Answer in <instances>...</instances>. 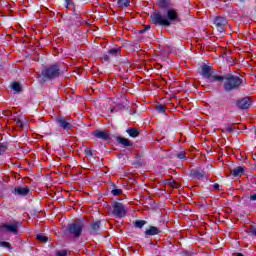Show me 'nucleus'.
<instances>
[{
    "mask_svg": "<svg viewBox=\"0 0 256 256\" xmlns=\"http://www.w3.org/2000/svg\"><path fill=\"white\" fill-rule=\"evenodd\" d=\"M213 188L215 189V191H219V189H221V186L219 184H214Z\"/></svg>",
    "mask_w": 256,
    "mask_h": 256,
    "instance_id": "nucleus-35",
    "label": "nucleus"
},
{
    "mask_svg": "<svg viewBox=\"0 0 256 256\" xmlns=\"http://www.w3.org/2000/svg\"><path fill=\"white\" fill-rule=\"evenodd\" d=\"M201 70V76L203 77V79H208V83H215V81H225V78H223V76L214 75L213 67L207 64L202 65Z\"/></svg>",
    "mask_w": 256,
    "mask_h": 256,
    "instance_id": "nucleus-5",
    "label": "nucleus"
},
{
    "mask_svg": "<svg viewBox=\"0 0 256 256\" xmlns=\"http://www.w3.org/2000/svg\"><path fill=\"white\" fill-rule=\"evenodd\" d=\"M126 133L131 137L132 139H136V137H139V130L137 128H128L126 130Z\"/></svg>",
    "mask_w": 256,
    "mask_h": 256,
    "instance_id": "nucleus-20",
    "label": "nucleus"
},
{
    "mask_svg": "<svg viewBox=\"0 0 256 256\" xmlns=\"http://www.w3.org/2000/svg\"><path fill=\"white\" fill-rule=\"evenodd\" d=\"M56 123L64 129V131H71L73 129V119L68 117L58 116L56 118Z\"/></svg>",
    "mask_w": 256,
    "mask_h": 256,
    "instance_id": "nucleus-7",
    "label": "nucleus"
},
{
    "mask_svg": "<svg viewBox=\"0 0 256 256\" xmlns=\"http://www.w3.org/2000/svg\"><path fill=\"white\" fill-rule=\"evenodd\" d=\"M85 227V220H76L69 224L66 228V235L71 239H79L83 235V228Z\"/></svg>",
    "mask_w": 256,
    "mask_h": 256,
    "instance_id": "nucleus-4",
    "label": "nucleus"
},
{
    "mask_svg": "<svg viewBox=\"0 0 256 256\" xmlns=\"http://www.w3.org/2000/svg\"><path fill=\"white\" fill-rule=\"evenodd\" d=\"M235 256H244L242 253H237Z\"/></svg>",
    "mask_w": 256,
    "mask_h": 256,
    "instance_id": "nucleus-41",
    "label": "nucleus"
},
{
    "mask_svg": "<svg viewBox=\"0 0 256 256\" xmlns=\"http://www.w3.org/2000/svg\"><path fill=\"white\" fill-rule=\"evenodd\" d=\"M240 1V3H243L245 0H239Z\"/></svg>",
    "mask_w": 256,
    "mask_h": 256,
    "instance_id": "nucleus-42",
    "label": "nucleus"
},
{
    "mask_svg": "<svg viewBox=\"0 0 256 256\" xmlns=\"http://www.w3.org/2000/svg\"><path fill=\"white\" fill-rule=\"evenodd\" d=\"M178 159H187V156L185 155V151H181L177 154Z\"/></svg>",
    "mask_w": 256,
    "mask_h": 256,
    "instance_id": "nucleus-30",
    "label": "nucleus"
},
{
    "mask_svg": "<svg viewBox=\"0 0 256 256\" xmlns=\"http://www.w3.org/2000/svg\"><path fill=\"white\" fill-rule=\"evenodd\" d=\"M36 239H38V241H41L42 243H47L49 241V238L47 236H43L41 234H38L36 236Z\"/></svg>",
    "mask_w": 256,
    "mask_h": 256,
    "instance_id": "nucleus-26",
    "label": "nucleus"
},
{
    "mask_svg": "<svg viewBox=\"0 0 256 256\" xmlns=\"http://www.w3.org/2000/svg\"><path fill=\"white\" fill-rule=\"evenodd\" d=\"M8 146L5 143H0V155H3V153H5V151H7Z\"/></svg>",
    "mask_w": 256,
    "mask_h": 256,
    "instance_id": "nucleus-27",
    "label": "nucleus"
},
{
    "mask_svg": "<svg viewBox=\"0 0 256 256\" xmlns=\"http://www.w3.org/2000/svg\"><path fill=\"white\" fill-rule=\"evenodd\" d=\"M17 124L20 125V127H23V122H21V120H17Z\"/></svg>",
    "mask_w": 256,
    "mask_h": 256,
    "instance_id": "nucleus-38",
    "label": "nucleus"
},
{
    "mask_svg": "<svg viewBox=\"0 0 256 256\" xmlns=\"http://www.w3.org/2000/svg\"><path fill=\"white\" fill-rule=\"evenodd\" d=\"M31 189L28 186H18L12 190L13 195H19L20 197H27Z\"/></svg>",
    "mask_w": 256,
    "mask_h": 256,
    "instance_id": "nucleus-11",
    "label": "nucleus"
},
{
    "mask_svg": "<svg viewBox=\"0 0 256 256\" xmlns=\"http://www.w3.org/2000/svg\"><path fill=\"white\" fill-rule=\"evenodd\" d=\"M115 140L117 141V143H119L123 147H133V142H131L127 138H123L122 136H116Z\"/></svg>",
    "mask_w": 256,
    "mask_h": 256,
    "instance_id": "nucleus-16",
    "label": "nucleus"
},
{
    "mask_svg": "<svg viewBox=\"0 0 256 256\" xmlns=\"http://www.w3.org/2000/svg\"><path fill=\"white\" fill-rule=\"evenodd\" d=\"M250 201H256V194L250 195Z\"/></svg>",
    "mask_w": 256,
    "mask_h": 256,
    "instance_id": "nucleus-37",
    "label": "nucleus"
},
{
    "mask_svg": "<svg viewBox=\"0 0 256 256\" xmlns=\"http://www.w3.org/2000/svg\"><path fill=\"white\" fill-rule=\"evenodd\" d=\"M160 233H163L161 229H159L156 226H149L145 231L144 235L145 237H153L155 235H160Z\"/></svg>",
    "mask_w": 256,
    "mask_h": 256,
    "instance_id": "nucleus-13",
    "label": "nucleus"
},
{
    "mask_svg": "<svg viewBox=\"0 0 256 256\" xmlns=\"http://www.w3.org/2000/svg\"><path fill=\"white\" fill-rule=\"evenodd\" d=\"M10 88L16 93H23V87L21 86V83L17 81L12 82L10 84Z\"/></svg>",
    "mask_w": 256,
    "mask_h": 256,
    "instance_id": "nucleus-19",
    "label": "nucleus"
},
{
    "mask_svg": "<svg viewBox=\"0 0 256 256\" xmlns=\"http://www.w3.org/2000/svg\"><path fill=\"white\" fill-rule=\"evenodd\" d=\"M133 223H134V227H136V229H143V227H145V225H147L146 220H136Z\"/></svg>",
    "mask_w": 256,
    "mask_h": 256,
    "instance_id": "nucleus-22",
    "label": "nucleus"
},
{
    "mask_svg": "<svg viewBox=\"0 0 256 256\" xmlns=\"http://www.w3.org/2000/svg\"><path fill=\"white\" fill-rule=\"evenodd\" d=\"M113 185V189L111 190V193L114 197H119V195H123V190L117 188V186L115 185V183L112 184Z\"/></svg>",
    "mask_w": 256,
    "mask_h": 256,
    "instance_id": "nucleus-21",
    "label": "nucleus"
},
{
    "mask_svg": "<svg viewBox=\"0 0 256 256\" xmlns=\"http://www.w3.org/2000/svg\"><path fill=\"white\" fill-rule=\"evenodd\" d=\"M85 155H87L88 157H93V151L89 148H86L84 151Z\"/></svg>",
    "mask_w": 256,
    "mask_h": 256,
    "instance_id": "nucleus-32",
    "label": "nucleus"
},
{
    "mask_svg": "<svg viewBox=\"0 0 256 256\" xmlns=\"http://www.w3.org/2000/svg\"><path fill=\"white\" fill-rule=\"evenodd\" d=\"M227 23H228L227 18L225 17L217 16L214 19V25L217 27V30L219 31V33H225V27Z\"/></svg>",
    "mask_w": 256,
    "mask_h": 256,
    "instance_id": "nucleus-10",
    "label": "nucleus"
},
{
    "mask_svg": "<svg viewBox=\"0 0 256 256\" xmlns=\"http://www.w3.org/2000/svg\"><path fill=\"white\" fill-rule=\"evenodd\" d=\"M61 76V67L59 64H52L43 68L40 73L42 81H53V79H59Z\"/></svg>",
    "mask_w": 256,
    "mask_h": 256,
    "instance_id": "nucleus-3",
    "label": "nucleus"
},
{
    "mask_svg": "<svg viewBox=\"0 0 256 256\" xmlns=\"http://www.w3.org/2000/svg\"><path fill=\"white\" fill-rule=\"evenodd\" d=\"M92 135H94V137H97V139H101L102 141H109L111 139L109 131L95 130L92 132Z\"/></svg>",
    "mask_w": 256,
    "mask_h": 256,
    "instance_id": "nucleus-12",
    "label": "nucleus"
},
{
    "mask_svg": "<svg viewBox=\"0 0 256 256\" xmlns=\"http://www.w3.org/2000/svg\"><path fill=\"white\" fill-rule=\"evenodd\" d=\"M224 79V91L226 93H231V91H237L241 89V85H243V79L239 76H235L233 74H226L223 76Z\"/></svg>",
    "mask_w": 256,
    "mask_h": 256,
    "instance_id": "nucleus-2",
    "label": "nucleus"
},
{
    "mask_svg": "<svg viewBox=\"0 0 256 256\" xmlns=\"http://www.w3.org/2000/svg\"><path fill=\"white\" fill-rule=\"evenodd\" d=\"M57 256H67V250L58 251L56 253Z\"/></svg>",
    "mask_w": 256,
    "mask_h": 256,
    "instance_id": "nucleus-34",
    "label": "nucleus"
},
{
    "mask_svg": "<svg viewBox=\"0 0 256 256\" xmlns=\"http://www.w3.org/2000/svg\"><path fill=\"white\" fill-rule=\"evenodd\" d=\"M249 235H251V237H256V227L255 226L250 227Z\"/></svg>",
    "mask_w": 256,
    "mask_h": 256,
    "instance_id": "nucleus-29",
    "label": "nucleus"
},
{
    "mask_svg": "<svg viewBox=\"0 0 256 256\" xmlns=\"http://www.w3.org/2000/svg\"><path fill=\"white\" fill-rule=\"evenodd\" d=\"M19 227H21V222L14 221L11 224L0 225V233H13V235L19 234Z\"/></svg>",
    "mask_w": 256,
    "mask_h": 256,
    "instance_id": "nucleus-6",
    "label": "nucleus"
},
{
    "mask_svg": "<svg viewBox=\"0 0 256 256\" xmlns=\"http://www.w3.org/2000/svg\"><path fill=\"white\" fill-rule=\"evenodd\" d=\"M252 103H253V100H251L250 97H244V98H240V99L236 100V107L238 109L245 110V109H249V107H251Z\"/></svg>",
    "mask_w": 256,
    "mask_h": 256,
    "instance_id": "nucleus-9",
    "label": "nucleus"
},
{
    "mask_svg": "<svg viewBox=\"0 0 256 256\" xmlns=\"http://www.w3.org/2000/svg\"><path fill=\"white\" fill-rule=\"evenodd\" d=\"M0 69H3V65L0 64Z\"/></svg>",
    "mask_w": 256,
    "mask_h": 256,
    "instance_id": "nucleus-43",
    "label": "nucleus"
},
{
    "mask_svg": "<svg viewBox=\"0 0 256 256\" xmlns=\"http://www.w3.org/2000/svg\"><path fill=\"white\" fill-rule=\"evenodd\" d=\"M235 124L229 125L226 127V133H233L235 131Z\"/></svg>",
    "mask_w": 256,
    "mask_h": 256,
    "instance_id": "nucleus-28",
    "label": "nucleus"
},
{
    "mask_svg": "<svg viewBox=\"0 0 256 256\" xmlns=\"http://www.w3.org/2000/svg\"><path fill=\"white\" fill-rule=\"evenodd\" d=\"M103 60L104 61H109V54H104L103 55Z\"/></svg>",
    "mask_w": 256,
    "mask_h": 256,
    "instance_id": "nucleus-36",
    "label": "nucleus"
},
{
    "mask_svg": "<svg viewBox=\"0 0 256 256\" xmlns=\"http://www.w3.org/2000/svg\"><path fill=\"white\" fill-rule=\"evenodd\" d=\"M230 171L233 177H241V175H243V173L245 172V168H243V166H238Z\"/></svg>",
    "mask_w": 256,
    "mask_h": 256,
    "instance_id": "nucleus-18",
    "label": "nucleus"
},
{
    "mask_svg": "<svg viewBox=\"0 0 256 256\" xmlns=\"http://www.w3.org/2000/svg\"><path fill=\"white\" fill-rule=\"evenodd\" d=\"M0 247H7L8 249H11V244L6 241L0 242Z\"/></svg>",
    "mask_w": 256,
    "mask_h": 256,
    "instance_id": "nucleus-31",
    "label": "nucleus"
},
{
    "mask_svg": "<svg viewBox=\"0 0 256 256\" xmlns=\"http://www.w3.org/2000/svg\"><path fill=\"white\" fill-rule=\"evenodd\" d=\"M119 7H129L131 5V1L129 0H118Z\"/></svg>",
    "mask_w": 256,
    "mask_h": 256,
    "instance_id": "nucleus-25",
    "label": "nucleus"
},
{
    "mask_svg": "<svg viewBox=\"0 0 256 256\" xmlns=\"http://www.w3.org/2000/svg\"><path fill=\"white\" fill-rule=\"evenodd\" d=\"M149 29H151V26H150V25L146 26V27L144 28V31H149Z\"/></svg>",
    "mask_w": 256,
    "mask_h": 256,
    "instance_id": "nucleus-39",
    "label": "nucleus"
},
{
    "mask_svg": "<svg viewBox=\"0 0 256 256\" xmlns=\"http://www.w3.org/2000/svg\"><path fill=\"white\" fill-rule=\"evenodd\" d=\"M145 32H146L145 29L139 31L140 34H143Z\"/></svg>",
    "mask_w": 256,
    "mask_h": 256,
    "instance_id": "nucleus-40",
    "label": "nucleus"
},
{
    "mask_svg": "<svg viewBox=\"0 0 256 256\" xmlns=\"http://www.w3.org/2000/svg\"><path fill=\"white\" fill-rule=\"evenodd\" d=\"M119 53H121V48H119V47L112 48L108 51V55H114L115 57H117V55H119Z\"/></svg>",
    "mask_w": 256,
    "mask_h": 256,
    "instance_id": "nucleus-23",
    "label": "nucleus"
},
{
    "mask_svg": "<svg viewBox=\"0 0 256 256\" xmlns=\"http://www.w3.org/2000/svg\"><path fill=\"white\" fill-rule=\"evenodd\" d=\"M113 215H115V217H125V215H127V208H125V205L121 202H114Z\"/></svg>",
    "mask_w": 256,
    "mask_h": 256,
    "instance_id": "nucleus-8",
    "label": "nucleus"
},
{
    "mask_svg": "<svg viewBox=\"0 0 256 256\" xmlns=\"http://www.w3.org/2000/svg\"><path fill=\"white\" fill-rule=\"evenodd\" d=\"M155 109L158 113H165V111H167V107L163 104L156 105Z\"/></svg>",
    "mask_w": 256,
    "mask_h": 256,
    "instance_id": "nucleus-24",
    "label": "nucleus"
},
{
    "mask_svg": "<svg viewBox=\"0 0 256 256\" xmlns=\"http://www.w3.org/2000/svg\"><path fill=\"white\" fill-rule=\"evenodd\" d=\"M157 3L159 9H165V11H167V9H172L171 7H173L171 0H157Z\"/></svg>",
    "mask_w": 256,
    "mask_h": 256,
    "instance_id": "nucleus-15",
    "label": "nucleus"
},
{
    "mask_svg": "<svg viewBox=\"0 0 256 256\" xmlns=\"http://www.w3.org/2000/svg\"><path fill=\"white\" fill-rule=\"evenodd\" d=\"M101 232V221H95L90 224L89 233L90 235H97Z\"/></svg>",
    "mask_w": 256,
    "mask_h": 256,
    "instance_id": "nucleus-14",
    "label": "nucleus"
},
{
    "mask_svg": "<svg viewBox=\"0 0 256 256\" xmlns=\"http://www.w3.org/2000/svg\"><path fill=\"white\" fill-rule=\"evenodd\" d=\"M65 3H66V9H69V6H74L75 5V3L73 2V1H71V0H65Z\"/></svg>",
    "mask_w": 256,
    "mask_h": 256,
    "instance_id": "nucleus-33",
    "label": "nucleus"
},
{
    "mask_svg": "<svg viewBox=\"0 0 256 256\" xmlns=\"http://www.w3.org/2000/svg\"><path fill=\"white\" fill-rule=\"evenodd\" d=\"M190 175L192 179H203L207 175L205 171H199V170H191Z\"/></svg>",
    "mask_w": 256,
    "mask_h": 256,
    "instance_id": "nucleus-17",
    "label": "nucleus"
},
{
    "mask_svg": "<svg viewBox=\"0 0 256 256\" xmlns=\"http://www.w3.org/2000/svg\"><path fill=\"white\" fill-rule=\"evenodd\" d=\"M150 21L153 23V25L171 27L173 23H181V17L176 9L168 8L166 9L164 15L161 13V11H154V13L150 15Z\"/></svg>",
    "mask_w": 256,
    "mask_h": 256,
    "instance_id": "nucleus-1",
    "label": "nucleus"
}]
</instances>
